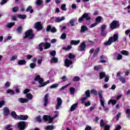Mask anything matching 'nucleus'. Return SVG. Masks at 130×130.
<instances>
[{
	"mask_svg": "<svg viewBox=\"0 0 130 130\" xmlns=\"http://www.w3.org/2000/svg\"><path fill=\"white\" fill-rule=\"evenodd\" d=\"M101 60L100 61V62H102V63H104L105 62H107L108 59H107V57L104 56V55H102L101 56Z\"/></svg>",
	"mask_w": 130,
	"mask_h": 130,
	"instance_id": "6ab92c4d",
	"label": "nucleus"
},
{
	"mask_svg": "<svg viewBox=\"0 0 130 130\" xmlns=\"http://www.w3.org/2000/svg\"><path fill=\"white\" fill-rule=\"evenodd\" d=\"M102 68V67L101 66H95L94 67V69L95 71H98V70H99L100 69H101Z\"/></svg>",
	"mask_w": 130,
	"mask_h": 130,
	"instance_id": "13d9d810",
	"label": "nucleus"
},
{
	"mask_svg": "<svg viewBox=\"0 0 130 130\" xmlns=\"http://www.w3.org/2000/svg\"><path fill=\"white\" fill-rule=\"evenodd\" d=\"M78 105H79V103H76L73 104L72 106H71V107L70 108V111H74L76 110V108H77V107H78Z\"/></svg>",
	"mask_w": 130,
	"mask_h": 130,
	"instance_id": "4be33fe9",
	"label": "nucleus"
},
{
	"mask_svg": "<svg viewBox=\"0 0 130 130\" xmlns=\"http://www.w3.org/2000/svg\"><path fill=\"white\" fill-rule=\"evenodd\" d=\"M66 4H62L61 5V9L62 11H67V9L66 8Z\"/></svg>",
	"mask_w": 130,
	"mask_h": 130,
	"instance_id": "49530a36",
	"label": "nucleus"
},
{
	"mask_svg": "<svg viewBox=\"0 0 130 130\" xmlns=\"http://www.w3.org/2000/svg\"><path fill=\"white\" fill-rule=\"evenodd\" d=\"M37 120L38 121V122L40 123L42 121V120L41 119V116L39 115L36 117Z\"/></svg>",
	"mask_w": 130,
	"mask_h": 130,
	"instance_id": "a18cd8bd",
	"label": "nucleus"
},
{
	"mask_svg": "<svg viewBox=\"0 0 130 130\" xmlns=\"http://www.w3.org/2000/svg\"><path fill=\"white\" fill-rule=\"evenodd\" d=\"M57 87H58V84H53L50 86V88L51 89H53L54 88H57Z\"/></svg>",
	"mask_w": 130,
	"mask_h": 130,
	"instance_id": "5fc2aeb1",
	"label": "nucleus"
},
{
	"mask_svg": "<svg viewBox=\"0 0 130 130\" xmlns=\"http://www.w3.org/2000/svg\"><path fill=\"white\" fill-rule=\"evenodd\" d=\"M61 104H62V100L60 98H58L57 99V105L56 106V109H59V107L61 106Z\"/></svg>",
	"mask_w": 130,
	"mask_h": 130,
	"instance_id": "9b49d317",
	"label": "nucleus"
},
{
	"mask_svg": "<svg viewBox=\"0 0 130 130\" xmlns=\"http://www.w3.org/2000/svg\"><path fill=\"white\" fill-rule=\"evenodd\" d=\"M43 119L44 121H45V122H46V121H48V120H49V115H44L43 116Z\"/></svg>",
	"mask_w": 130,
	"mask_h": 130,
	"instance_id": "c85d7f7f",
	"label": "nucleus"
},
{
	"mask_svg": "<svg viewBox=\"0 0 130 130\" xmlns=\"http://www.w3.org/2000/svg\"><path fill=\"white\" fill-rule=\"evenodd\" d=\"M65 67H67V68H69L71 64H73V61L72 60L66 59V60L64 61Z\"/></svg>",
	"mask_w": 130,
	"mask_h": 130,
	"instance_id": "f3484780",
	"label": "nucleus"
},
{
	"mask_svg": "<svg viewBox=\"0 0 130 130\" xmlns=\"http://www.w3.org/2000/svg\"><path fill=\"white\" fill-rule=\"evenodd\" d=\"M29 92H30V89H29L28 88L25 89L23 91V94H27V93H29Z\"/></svg>",
	"mask_w": 130,
	"mask_h": 130,
	"instance_id": "052dcab7",
	"label": "nucleus"
},
{
	"mask_svg": "<svg viewBox=\"0 0 130 130\" xmlns=\"http://www.w3.org/2000/svg\"><path fill=\"white\" fill-rule=\"evenodd\" d=\"M7 93L8 94H11V95H14V94H15V91L12 89H9L7 90Z\"/></svg>",
	"mask_w": 130,
	"mask_h": 130,
	"instance_id": "79ce46f5",
	"label": "nucleus"
},
{
	"mask_svg": "<svg viewBox=\"0 0 130 130\" xmlns=\"http://www.w3.org/2000/svg\"><path fill=\"white\" fill-rule=\"evenodd\" d=\"M26 12H29L30 14H32L34 12V10L32 9V7L28 6L26 10Z\"/></svg>",
	"mask_w": 130,
	"mask_h": 130,
	"instance_id": "cd10ccee",
	"label": "nucleus"
},
{
	"mask_svg": "<svg viewBox=\"0 0 130 130\" xmlns=\"http://www.w3.org/2000/svg\"><path fill=\"white\" fill-rule=\"evenodd\" d=\"M70 93L71 95H73L75 93V88L74 87H71L70 89Z\"/></svg>",
	"mask_w": 130,
	"mask_h": 130,
	"instance_id": "c03bdc74",
	"label": "nucleus"
},
{
	"mask_svg": "<svg viewBox=\"0 0 130 130\" xmlns=\"http://www.w3.org/2000/svg\"><path fill=\"white\" fill-rule=\"evenodd\" d=\"M121 128V126L119 125H117L116 126L115 129V130H119Z\"/></svg>",
	"mask_w": 130,
	"mask_h": 130,
	"instance_id": "774afa93",
	"label": "nucleus"
},
{
	"mask_svg": "<svg viewBox=\"0 0 130 130\" xmlns=\"http://www.w3.org/2000/svg\"><path fill=\"white\" fill-rule=\"evenodd\" d=\"M4 105H5V101H0V108H2Z\"/></svg>",
	"mask_w": 130,
	"mask_h": 130,
	"instance_id": "680f3d73",
	"label": "nucleus"
},
{
	"mask_svg": "<svg viewBox=\"0 0 130 130\" xmlns=\"http://www.w3.org/2000/svg\"><path fill=\"white\" fill-rule=\"evenodd\" d=\"M29 67H30V69H35V67H36V64L34 62L30 63L29 64Z\"/></svg>",
	"mask_w": 130,
	"mask_h": 130,
	"instance_id": "58836bf2",
	"label": "nucleus"
},
{
	"mask_svg": "<svg viewBox=\"0 0 130 130\" xmlns=\"http://www.w3.org/2000/svg\"><path fill=\"white\" fill-rule=\"evenodd\" d=\"M13 12L14 13H16V12H18L19 11V7H15L12 9Z\"/></svg>",
	"mask_w": 130,
	"mask_h": 130,
	"instance_id": "3c124183",
	"label": "nucleus"
},
{
	"mask_svg": "<svg viewBox=\"0 0 130 130\" xmlns=\"http://www.w3.org/2000/svg\"><path fill=\"white\" fill-rule=\"evenodd\" d=\"M58 61V59L57 58L53 57L50 60V63H56Z\"/></svg>",
	"mask_w": 130,
	"mask_h": 130,
	"instance_id": "a878e982",
	"label": "nucleus"
},
{
	"mask_svg": "<svg viewBox=\"0 0 130 130\" xmlns=\"http://www.w3.org/2000/svg\"><path fill=\"white\" fill-rule=\"evenodd\" d=\"M88 28L86 27L85 25H83L81 27V32H85V31H87Z\"/></svg>",
	"mask_w": 130,
	"mask_h": 130,
	"instance_id": "e433bc0d",
	"label": "nucleus"
},
{
	"mask_svg": "<svg viewBox=\"0 0 130 130\" xmlns=\"http://www.w3.org/2000/svg\"><path fill=\"white\" fill-rule=\"evenodd\" d=\"M34 81H36V82H38L40 84H42L43 83V79L41 78L40 75H37L35 76Z\"/></svg>",
	"mask_w": 130,
	"mask_h": 130,
	"instance_id": "f8f14e48",
	"label": "nucleus"
},
{
	"mask_svg": "<svg viewBox=\"0 0 130 130\" xmlns=\"http://www.w3.org/2000/svg\"><path fill=\"white\" fill-rule=\"evenodd\" d=\"M61 39H62V40H64L67 38V34H62L60 37Z\"/></svg>",
	"mask_w": 130,
	"mask_h": 130,
	"instance_id": "de8ad7c7",
	"label": "nucleus"
},
{
	"mask_svg": "<svg viewBox=\"0 0 130 130\" xmlns=\"http://www.w3.org/2000/svg\"><path fill=\"white\" fill-rule=\"evenodd\" d=\"M74 82H78V81H80V78L78 76H75L73 78Z\"/></svg>",
	"mask_w": 130,
	"mask_h": 130,
	"instance_id": "603ef678",
	"label": "nucleus"
},
{
	"mask_svg": "<svg viewBox=\"0 0 130 130\" xmlns=\"http://www.w3.org/2000/svg\"><path fill=\"white\" fill-rule=\"evenodd\" d=\"M8 2V0H2V1L1 2L0 5L1 6H4L5 4H7V2Z\"/></svg>",
	"mask_w": 130,
	"mask_h": 130,
	"instance_id": "6e6d98bb",
	"label": "nucleus"
},
{
	"mask_svg": "<svg viewBox=\"0 0 130 130\" xmlns=\"http://www.w3.org/2000/svg\"><path fill=\"white\" fill-rule=\"evenodd\" d=\"M48 102V94H46L45 95L44 99V106H47V103Z\"/></svg>",
	"mask_w": 130,
	"mask_h": 130,
	"instance_id": "aec40b11",
	"label": "nucleus"
},
{
	"mask_svg": "<svg viewBox=\"0 0 130 130\" xmlns=\"http://www.w3.org/2000/svg\"><path fill=\"white\" fill-rule=\"evenodd\" d=\"M28 117L29 116L27 115H20L18 117V119H19V120H27Z\"/></svg>",
	"mask_w": 130,
	"mask_h": 130,
	"instance_id": "2eb2a0df",
	"label": "nucleus"
},
{
	"mask_svg": "<svg viewBox=\"0 0 130 130\" xmlns=\"http://www.w3.org/2000/svg\"><path fill=\"white\" fill-rule=\"evenodd\" d=\"M85 95L86 96V98H90V90H87L86 92H85Z\"/></svg>",
	"mask_w": 130,
	"mask_h": 130,
	"instance_id": "ea45409f",
	"label": "nucleus"
},
{
	"mask_svg": "<svg viewBox=\"0 0 130 130\" xmlns=\"http://www.w3.org/2000/svg\"><path fill=\"white\" fill-rule=\"evenodd\" d=\"M121 54H123V55H127L128 54V52L125 50H123L121 51Z\"/></svg>",
	"mask_w": 130,
	"mask_h": 130,
	"instance_id": "8fccbe9b",
	"label": "nucleus"
},
{
	"mask_svg": "<svg viewBox=\"0 0 130 130\" xmlns=\"http://www.w3.org/2000/svg\"><path fill=\"white\" fill-rule=\"evenodd\" d=\"M11 127H12V125L8 124L6 126L5 129H6V130L10 129V128H11Z\"/></svg>",
	"mask_w": 130,
	"mask_h": 130,
	"instance_id": "bf43d9fd",
	"label": "nucleus"
},
{
	"mask_svg": "<svg viewBox=\"0 0 130 130\" xmlns=\"http://www.w3.org/2000/svg\"><path fill=\"white\" fill-rule=\"evenodd\" d=\"M54 113L55 114L54 117H49V123H52L53 120H54V119L58 116V111H55Z\"/></svg>",
	"mask_w": 130,
	"mask_h": 130,
	"instance_id": "ddd939ff",
	"label": "nucleus"
},
{
	"mask_svg": "<svg viewBox=\"0 0 130 130\" xmlns=\"http://www.w3.org/2000/svg\"><path fill=\"white\" fill-rule=\"evenodd\" d=\"M106 122H107V121L105 122L103 119H101L100 122V126L101 127H105V130H109L110 128V126L106 125Z\"/></svg>",
	"mask_w": 130,
	"mask_h": 130,
	"instance_id": "1a4fd4ad",
	"label": "nucleus"
},
{
	"mask_svg": "<svg viewBox=\"0 0 130 130\" xmlns=\"http://www.w3.org/2000/svg\"><path fill=\"white\" fill-rule=\"evenodd\" d=\"M75 20L73 19H71L70 21V24H71V26H75V24H74V23H75Z\"/></svg>",
	"mask_w": 130,
	"mask_h": 130,
	"instance_id": "4d7b16f0",
	"label": "nucleus"
},
{
	"mask_svg": "<svg viewBox=\"0 0 130 130\" xmlns=\"http://www.w3.org/2000/svg\"><path fill=\"white\" fill-rule=\"evenodd\" d=\"M32 57H33V56L31 55L28 54L26 55V58L27 59H31Z\"/></svg>",
	"mask_w": 130,
	"mask_h": 130,
	"instance_id": "69168bd1",
	"label": "nucleus"
},
{
	"mask_svg": "<svg viewBox=\"0 0 130 130\" xmlns=\"http://www.w3.org/2000/svg\"><path fill=\"white\" fill-rule=\"evenodd\" d=\"M3 113L5 116H8L10 114V109L7 107L3 109Z\"/></svg>",
	"mask_w": 130,
	"mask_h": 130,
	"instance_id": "dca6fc26",
	"label": "nucleus"
},
{
	"mask_svg": "<svg viewBox=\"0 0 130 130\" xmlns=\"http://www.w3.org/2000/svg\"><path fill=\"white\" fill-rule=\"evenodd\" d=\"M85 48H86V44H85V42H83L80 44L78 50L79 51H84V50H85Z\"/></svg>",
	"mask_w": 130,
	"mask_h": 130,
	"instance_id": "4468645a",
	"label": "nucleus"
},
{
	"mask_svg": "<svg viewBox=\"0 0 130 130\" xmlns=\"http://www.w3.org/2000/svg\"><path fill=\"white\" fill-rule=\"evenodd\" d=\"M69 58H70L71 59H73V58H75V55L73 54H69Z\"/></svg>",
	"mask_w": 130,
	"mask_h": 130,
	"instance_id": "0e129e2a",
	"label": "nucleus"
},
{
	"mask_svg": "<svg viewBox=\"0 0 130 130\" xmlns=\"http://www.w3.org/2000/svg\"><path fill=\"white\" fill-rule=\"evenodd\" d=\"M18 18H19V19H22V20H25V19L27 18V16L23 14H19L18 15Z\"/></svg>",
	"mask_w": 130,
	"mask_h": 130,
	"instance_id": "2f4dec72",
	"label": "nucleus"
},
{
	"mask_svg": "<svg viewBox=\"0 0 130 130\" xmlns=\"http://www.w3.org/2000/svg\"><path fill=\"white\" fill-rule=\"evenodd\" d=\"M49 31H51L52 33H55L57 30L55 27L51 26V25H49Z\"/></svg>",
	"mask_w": 130,
	"mask_h": 130,
	"instance_id": "bb28decb",
	"label": "nucleus"
},
{
	"mask_svg": "<svg viewBox=\"0 0 130 130\" xmlns=\"http://www.w3.org/2000/svg\"><path fill=\"white\" fill-rule=\"evenodd\" d=\"M87 99V98H81V102L82 103H85V102L86 101V100Z\"/></svg>",
	"mask_w": 130,
	"mask_h": 130,
	"instance_id": "338daca9",
	"label": "nucleus"
},
{
	"mask_svg": "<svg viewBox=\"0 0 130 130\" xmlns=\"http://www.w3.org/2000/svg\"><path fill=\"white\" fill-rule=\"evenodd\" d=\"M24 34L25 36L23 37V39L28 38V40H32L34 39V37H35V35L33 32V30H32V29H29L26 30Z\"/></svg>",
	"mask_w": 130,
	"mask_h": 130,
	"instance_id": "f257e3e1",
	"label": "nucleus"
},
{
	"mask_svg": "<svg viewBox=\"0 0 130 130\" xmlns=\"http://www.w3.org/2000/svg\"><path fill=\"white\" fill-rule=\"evenodd\" d=\"M118 27H119V22L116 20H114L110 24V27L112 30L118 28Z\"/></svg>",
	"mask_w": 130,
	"mask_h": 130,
	"instance_id": "0eeeda50",
	"label": "nucleus"
},
{
	"mask_svg": "<svg viewBox=\"0 0 130 130\" xmlns=\"http://www.w3.org/2000/svg\"><path fill=\"white\" fill-rule=\"evenodd\" d=\"M50 54L51 56L54 57V56L56 54V52L54 50H53L50 52Z\"/></svg>",
	"mask_w": 130,
	"mask_h": 130,
	"instance_id": "37998d69",
	"label": "nucleus"
},
{
	"mask_svg": "<svg viewBox=\"0 0 130 130\" xmlns=\"http://www.w3.org/2000/svg\"><path fill=\"white\" fill-rule=\"evenodd\" d=\"M90 92H91V94H93L95 96H97L98 92H97V90H96V89L91 90Z\"/></svg>",
	"mask_w": 130,
	"mask_h": 130,
	"instance_id": "4c0bfd02",
	"label": "nucleus"
},
{
	"mask_svg": "<svg viewBox=\"0 0 130 130\" xmlns=\"http://www.w3.org/2000/svg\"><path fill=\"white\" fill-rule=\"evenodd\" d=\"M17 127L19 130H25L26 129V122L19 121L17 124Z\"/></svg>",
	"mask_w": 130,
	"mask_h": 130,
	"instance_id": "423d86ee",
	"label": "nucleus"
},
{
	"mask_svg": "<svg viewBox=\"0 0 130 130\" xmlns=\"http://www.w3.org/2000/svg\"><path fill=\"white\" fill-rule=\"evenodd\" d=\"M13 26H15V22H10L6 24L7 28H12Z\"/></svg>",
	"mask_w": 130,
	"mask_h": 130,
	"instance_id": "c756f323",
	"label": "nucleus"
},
{
	"mask_svg": "<svg viewBox=\"0 0 130 130\" xmlns=\"http://www.w3.org/2000/svg\"><path fill=\"white\" fill-rule=\"evenodd\" d=\"M122 97V95L120 94L117 96H113L111 99L109 101L108 104H111L112 105H115L118 100H119L120 98Z\"/></svg>",
	"mask_w": 130,
	"mask_h": 130,
	"instance_id": "7ed1b4c3",
	"label": "nucleus"
},
{
	"mask_svg": "<svg viewBox=\"0 0 130 130\" xmlns=\"http://www.w3.org/2000/svg\"><path fill=\"white\" fill-rule=\"evenodd\" d=\"M117 39H118V35L117 34H115L113 37L110 38L107 42L105 43V45H111L112 42H115Z\"/></svg>",
	"mask_w": 130,
	"mask_h": 130,
	"instance_id": "f03ea898",
	"label": "nucleus"
},
{
	"mask_svg": "<svg viewBox=\"0 0 130 130\" xmlns=\"http://www.w3.org/2000/svg\"><path fill=\"white\" fill-rule=\"evenodd\" d=\"M126 114L127 115V117H130V109H127L126 110Z\"/></svg>",
	"mask_w": 130,
	"mask_h": 130,
	"instance_id": "e2e57ef3",
	"label": "nucleus"
},
{
	"mask_svg": "<svg viewBox=\"0 0 130 130\" xmlns=\"http://www.w3.org/2000/svg\"><path fill=\"white\" fill-rule=\"evenodd\" d=\"M101 20H102V17L101 16H99L95 19V23L98 24L101 22Z\"/></svg>",
	"mask_w": 130,
	"mask_h": 130,
	"instance_id": "7c9ffc66",
	"label": "nucleus"
},
{
	"mask_svg": "<svg viewBox=\"0 0 130 130\" xmlns=\"http://www.w3.org/2000/svg\"><path fill=\"white\" fill-rule=\"evenodd\" d=\"M81 41H80V40H78L77 41H75V40H72L70 42L71 44L72 45H78V44H79V43H80Z\"/></svg>",
	"mask_w": 130,
	"mask_h": 130,
	"instance_id": "393cba45",
	"label": "nucleus"
},
{
	"mask_svg": "<svg viewBox=\"0 0 130 130\" xmlns=\"http://www.w3.org/2000/svg\"><path fill=\"white\" fill-rule=\"evenodd\" d=\"M18 100L20 103H27V102H29V100L23 98H20Z\"/></svg>",
	"mask_w": 130,
	"mask_h": 130,
	"instance_id": "a211bd4d",
	"label": "nucleus"
},
{
	"mask_svg": "<svg viewBox=\"0 0 130 130\" xmlns=\"http://www.w3.org/2000/svg\"><path fill=\"white\" fill-rule=\"evenodd\" d=\"M17 63L18 64H19V66H23L24 64H26V60L25 59L18 60Z\"/></svg>",
	"mask_w": 130,
	"mask_h": 130,
	"instance_id": "b1692460",
	"label": "nucleus"
},
{
	"mask_svg": "<svg viewBox=\"0 0 130 130\" xmlns=\"http://www.w3.org/2000/svg\"><path fill=\"white\" fill-rule=\"evenodd\" d=\"M27 99H28V100H32V98H33V95H32V94L31 93H27L26 95Z\"/></svg>",
	"mask_w": 130,
	"mask_h": 130,
	"instance_id": "473e14b6",
	"label": "nucleus"
},
{
	"mask_svg": "<svg viewBox=\"0 0 130 130\" xmlns=\"http://www.w3.org/2000/svg\"><path fill=\"white\" fill-rule=\"evenodd\" d=\"M43 47L44 49H48L49 48V43H41L39 45V49L40 51H43Z\"/></svg>",
	"mask_w": 130,
	"mask_h": 130,
	"instance_id": "39448f33",
	"label": "nucleus"
},
{
	"mask_svg": "<svg viewBox=\"0 0 130 130\" xmlns=\"http://www.w3.org/2000/svg\"><path fill=\"white\" fill-rule=\"evenodd\" d=\"M11 116L14 118V119L18 120L19 119V116L17 115V113H16V112L12 111L11 114Z\"/></svg>",
	"mask_w": 130,
	"mask_h": 130,
	"instance_id": "412c9836",
	"label": "nucleus"
},
{
	"mask_svg": "<svg viewBox=\"0 0 130 130\" xmlns=\"http://www.w3.org/2000/svg\"><path fill=\"white\" fill-rule=\"evenodd\" d=\"M17 32H18V33H22V31H23V27H22V26H19L16 30Z\"/></svg>",
	"mask_w": 130,
	"mask_h": 130,
	"instance_id": "f704fd0d",
	"label": "nucleus"
},
{
	"mask_svg": "<svg viewBox=\"0 0 130 130\" xmlns=\"http://www.w3.org/2000/svg\"><path fill=\"white\" fill-rule=\"evenodd\" d=\"M66 18L64 16H62L61 18L57 17L54 19L55 22L56 23H59V22H61V21H63Z\"/></svg>",
	"mask_w": 130,
	"mask_h": 130,
	"instance_id": "5701e85b",
	"label": "nucleus"
},
{
	"mask_svg": "<svg viewBox=\"0 0 130 130\" xmlns=\"http://www.w3.org/2000/svg\"><path fill=\"white\" fill-rule=\"evenodd\" d=\"M99 96L100 99V102H101V106H102V107H103V108H104L105 111H108V108L105 109V103L104 99L103 98V96H102V91L99 92Z\"/></svg>",
	"mask_w": 130,
	"mask_h": 130,
	"instance_id": "20e7f679",
	"label": "nucleus"
},
{
	"mask_svg": "<svg viewBox=\"0 0 130 130\" xmlns=\"http://www.w3.org/2000/svg\"><path fill=\"white\" fill-rule=\"evenodd\" d=\"M100 49L98 48L96 49L94 53H93V56H97V54H98V52H99Z\"/></svg>",
	"mask_w": 130,
	"mask_h": 130,
	"instance_id": "09e8293b",
	"label": "nucleus"
},
{
	"mask_svg": "<svg viewBox=\"0 0 130 130\" xmlns=\"http://www.w3.org/2000/svg\"><path fill=\"white\" fill-rule=\"evenodd\" d=\"M105 76H106V74L105 72H101L100 73V79H103Z\"/></svg>",
	"mask_w": 130,
	"mask_h": 130,
	"instance_id": "c9c22d12",
	"label": "nucleus"
},
{
	"mask_svg": "<svg viewBox=\"0 0 130 130\" xmlns=\"http://www.w3.org/2000/svg\"><path fill=\"white\" fill-rule=\"evenodd\" d=\"M86 18V20H90V13H84L81 17L79 18L78 21L79 23H82L84 19Z\"/></svg>",
	"mask_w": 130,
	"mask_h": 130,
	"instance_id": "6e6552de",
	"label": "nucleus"
},
{
	"mask_svg": "<svg viewBox=\"0 0 130 130\" xmlns=\"http://www.w3.org/2000/svg\"><path fill=\"white\" fill-rule=\"evenodd\" d=\"M49 83V80H47V82H42V83H40L41 84V87H44V86H46V85H47V84H48Z\"/></svg>",
	"mask_w": 130,
	"mask_h": 130,
	"instance_id": "864d4df0",
	"label": "nucleus"
},
{
	"mask_svg": "<svg viewBox=\"0 0 130 130\" xmlns=\"http://www.w3.org/2000/svg\"><path fill=\"white\" fill-rule=\"evenodd\" d=\"M35 28L37 29V31H40L42 30L43 26L42 24H41V22L38 21L35 23L34 24Z\"/></svg>",
	"mask_w": 130,
	"mask_h": 130,
	"instance_id": "9d476101",
	"label": "nucleus"
},
{
	"mask_svg": "<svg viewBox=\"0 0 130 130\" xmlns=\"http://www.w3.org/2000/svg\"><path fill=\"white\" fill-rule=\"evenodd\" d=\"M43 3V1L42 0H37L36 2V4L37 6H41Z\"/></svg>",
	"mask_w": 130,
	"mask_h": 130,
	"instance_id": "72a5a7b5",
	"label": "nucleus"
},
{
	"mask_svg": "<svg viewBox=\"0 0 130 130\" xmlns=\"http://www.w3.org/2000/svg\"><path fill=\"white\" fill-rule=\"evenodd\" d=\"M119 81H120L121 82V83H122L123 84H124V83H125V78L122 77H120L119 79Z\"/></svg>",
	"mask_w": 130,
	"mask_h": 130,
	"instance_id": "a19ab883",
	"label": "nucleus"
}]
</instances>
